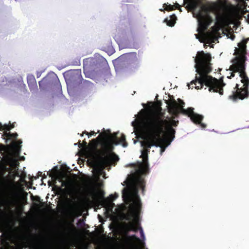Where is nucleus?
<instances>
[{
	"label": "nucleus",
	"mask_w": 249,
	"mask_h": 249,
	"mask_svg": "<svg viewBox=\"0 0 249 249\" xmlns=\"http://www.w3.org/2000/svg\"><path fill=\"white\" fill-rule=\"evenodd\" d=\"M27 83L30 88L31 87H36V82L34 76L29 75L27 77Z\"/></svg>",
	"instance_id": "2eb2a0df"
},
{
	"label": "nucleus",
	"mask_w": 249,
	"mask_h": 249,
	"mask_svg": "<svg viewBox=\"0 0 249 249\" xmlns=\"http://www.w3.org/2000/svg\"><path fill=\"white\" fill-rule=\"evenodd\" d=\"M37 178H38V176H37V177L32 176V177L29 178L31 180V182H32L34 179H36ZM31 184L32 185V182L31 183Z\"/></svg>",
	"instance_id": "bb28decb"
},
{
	"label": "nucleus",
	"mask_w": 249,
	"mask_h": 249,
	"mask_svg": "<svg viewBox=\"0 0 249 249\" xmlns=\"http://www.w3.org/2000/svg\"><path fill=\"white\" fill-rule=\"evenodd\" d=\"M3 127L2 126V124L0 123V129L1 128V127Z\"/></svg>",
	"instance_id": "a18cd8bd"
},
{
	"label": "nucleus",
	"mask_w": 249,
	"mask_h": 249,
	"mask_svg": "<svg viewBox=\"0 0 249 249\" xmlns=\"http://www.w3.org/2000/svg\"><path fill=\"white\" fill-rule=\"evenodd\" d=\"M124 229L126 232H128L130 231L137 232L138 230V228L133 222H130L128 223L125 224Z\"/></svg>",
	"instance_id": "ddd939ff"
},
{
	"label": "nucleus",
	"mask_w": 249,
	"mask_h": 249,
	"mask_svg": "<svg viewBox=\"0 0 249 249\" xmlns=\"http://www.w3.org/2000/svg\"><path fill=\"white\" fill-rule=\"evenodd\" d=\"M106 133L105 132L103 133V140H110L112 142V145H118L119 143H122L123 147H125L127 146V143L126 142L125 136L124 134H122L119 140H117V134L114 133L111 134L109 130H107ZM113 146V145H112Z\"/></svg>",
	"instance_id": "9d476101"
},
{
	"label": "nucleus",
	"mask_w": 249,
	"mask_h": 249,
	"mask_svg": "<svg viewBox=\"0 0 249 249\" xmlns=\"http://www.w3.org/2000/svg\"><path fill=\"white\" fill-rule=\"evenodd\" d=\"M169 18L170 19H168V18H166L164 20V22L166 23L167 25L173 27L174 26L176 22V20L177 19V17L175 14H173L170 16Z\"/></svg>",
	"instance_id": "4468645a"
},
{
	"label": "nucleus",
	"mask_w": 249,
	"mask_h": 249,
	"mask_svg": "<svg viewBox=\"0 0 249 249\" xmlns=\"http://www.w3.org/2000/svg\"><path fill=\"white\" fill-rule=\"evenodd\" d=\"M21 140H18L17 142H13L12 144L13 148L18 153V154H19L20 151L21 146H20V144H21Z\"/></svg>",
	"instance_id": "dca6fc26"
},
{
	"label": "nucleus",
	"mask_w": 249,
	"mask_h": 249,
	"mask_svg": "<svg viewBox=\"0 0 249 249\" xmlns=\"http://www.w3.org/2000/svg\"><path fill=\"white\" fill-rule=\"evenodd\" d=\"M103 135L101 134L96 139H92L89 144L85 140L82 143L85 152L96 157L95 166L100 172L115 164L119 160L116 154L111 153L114 149L111 141L103 140Z\"/></svg>",
	"instance_id": "7ed1b4c3"
},
{
	"label": "nucleus",
	"mask_w": 249,
	"mask_h": 249,
	"mask_svg": "<svg viewBox=\"0 0 249 249\" xmlns=\"http://www.w3.org/2000/svg\"><path fill=\"white\" fill-rule=\"evenodd\" d=\"M145 182L141 177L138 178L135 181L133 186V193L130 190L124 188L122 191V197L124 200L131 201L133 199V203L132 205L131 215H128L126 219L130 220L132 217H134L136 220H138L142 209V203L140 198L138 195V189L142 190V194L144 195Z\"/></svg>",
	"instance_id": "20e7f679"
},
{
	"label": "nucleus",
	"mask_w": 249,
	"mask_h": 249,
	"mask_svg": "<svg viewBox=\"0 0 249 249\" xmlns=\"http://www.w3.org/2000/svg\"><path fill=\"white\" fill-rule=\"evenodd\" d=\"M199 41H200L201 42H203V41H201L200 39H199Z\"/></svg>",
	"instance_id": "09e8293b"
},
{
	"label": "nucleus",
	"mask_w": 249,
	"mask_h": 249,
	"mask_svg": "<svg viewBox=\"0 0 249 249\" xmlns=\"http://www.w3.org/2000/svg\"><path fill=\"white\" fill-rule=\"evenodd\" d=\"M36 201H40V197L38 196H35V199Z\"/></svg>",
	"instance_id": "72a5a7b5"
},
{
	"label": "nucleus",
	"mask_w": 249,
	"mask_h": 249,
	"mask_svg": "<svg viewBox=\"0 0 249 249\" xmlns=\"http://www.w3.org/2000/svg\"><path fill=\"white\" fill-rule=\"evenodd\" d=\"M164 5H165L164 9L167 11H172V10H174V5H172L171 4L167 5L166 4H164Z\"/></svg>",
	"instance_id": "aec40b11"
},
{
	"label": "nucleus",
	"mask_w": 249,
	"mask_h": 249,
	"mask_svg": "<svg viewBox=\"0 0 249 249\" xmlns=\"http://www.w3.org/2000/svg\"><path fill=\"white\" fill-rule=\"evenodd\" d=\"M211 59V55L209 53H205L203 51L197 53V56L195 59V62L196 71L199 74V76L197 77L196 75L195 79L192 80L190 84H188L187 86L189 89H193L194 86H192L191 88L190 86L194 84L196 86L195 87L196 89H200L205 84L209 87L210 91L218 92L220 95H223V87L225 84L223 81L220 82L216 78L208 75L212 71Z\"/></svg>",
	"instance_id": "f03ea898"
},
{
	"label": "nucleus",
	"mask_w": 249,
	"mask_h": 249,
	"mask_svg": "<svg viewBox=\"0 0 249 249\" xmlns=\"http://www.w3.org/2000/svg\"><path fill=\"white\" fill-rule=\"evenodd\" d=\"M140 234H141V237H144V233H143V231H142V229L141 227L140 228Z\"/></svg>",
	"instance_id": "c756f323"
},
{
	"label": "nucleus",
	"mask_w": 249,
	"mask_h": 249,
	"mask_svg": "<svg viewBox=\"0 0 249 249\" xmlns=\"http://www.w3.org/2000/svg\"><path fill=\"white\" fill-rule=\"evenodd\" d=\"M39 86L40 89H42L49 86L59 88L60 83L56 74L54 72H52L47 74L41 81L39 82Z\"/></svg>",
	"instance_id": "1a4fd4ad"
},
{
	"label": "nucleus",
	"mask_w": 249,
	"mask_h": 249,
	"mask_svg": "<svg viewBox=\"0 0 249 249\" xmlns=\"http://www.w3.org/2000/svg\"><path fill=\"white\" fill-rule=\"evenodd\" d=\"M108 46H107V49H110L111 48H112V45H111V40H108Z\"/></svg>",
	"instance_id": "c85d7f7f"
},
{
	"label": "nucleus",
	"mask_w": 249,
	"mask_h": 249,
	"mask_svg": "<svg viewBox=\"0 0 249 249\" xmlns=\"http://www.w3.org/2000/svg\"><path fill=\"white\" fill-rule=\"evenodd\" d=\"M234 89H236V90L233 91L232 95L229 96L230 99L233 100L238 98L242 100L249 96L248 88L245 87L239 88V85L237 84Z\"/></svg>",
	"instance_id": "9b49d317"
},
{
	"label": "nucleus",
	"mask_w": 249,
	"mask_h": 249,
	"mask_svg": "<svg viewBox=\"0 0 249 249\" xmlns=\"http://www.w3.org/2000/svg\"><path fill=\"white\" fill-rule=\"evenodd\" d=\"M195 36L196 38L199 39V36L198 34H196Z\"/></svg>",
	"instance_id": "37998d69"
},
{
	"label": "nucleus",
	"mask_w": 249,
	"mask_h": 249,
	"mask_svg": "<svg viewBox=\"0 0 249 249\" xmlns=\"http://www.w3.org/2000/svg\"><path fill=\"white\" fill-rule=\"evenodd\" d=\"M174 6H175L176 8H178L180 11H181L180 6L178 3H176Z\"/></svg>",
	"instance_id": "cd10ccee"
},
{
	"label": "nucleus",
	"mask_w": 249,
	"mask_h": 249,
	"mask_svg": "<svg viewBox=\"0 0 249 249\" xmlns=\"http://www.w3.org/2000/svg\"><path fill=\"white\" fill-rule=\"evenodd\" d=\"M165 103L168 105L169 112L176 117L180 113L187 115L195 124L199 123L203 119L202 115L194 112L193 107H189L186 109L183 108V107H179L173 96L172 99L170 98V100H166Z\"/></svg>",
	"instance_id": "0eeeda50"
},
{
	"label": "nucleus",
	"mask_w": 249,
	"mask_h": 249,
	"mask_svg": "<svg viewBox=\"0 0 249 249\" xmlns=\"http://www.w3.org/2000/svg\"><path fill=\"white\" fill-rule=\"evenodd\" d=\"M10 127H11V128H13L14 127L13 125H10Z\"/></svg>",
	"instance_id": "de8ad7c7"
},
{
	"label": "nucleus",
	"mask_w": 249,
	"mask_h": 249,
	"mask_svg": "<svg viewBox=\"0 0 249 249\" xmlns=\"http://www.w3.org/2000/svg\"><path fill=\"white\" fill-rule=\"evenodd\" d=\"M78 146L79 148H82L83 149V144L81 143V141L80 140L78 142Z\"/></svg>",
	"instance_id": "2f4dec72"
},
{
	"label": "nucleus",
	"mask_w": 249,
	"mask_h": 249,
	"mask_svg": "<svg viewBox=\"0 0 249 249\" xmlns=\"http://www.w3.org/2000/svg\"><path fill=\"white\" fill-rule=\"evenodd\" d=\"M201 122L202 121L200 122V123H197V124H199L202 128H205L206 127V125L203 123H202Z\"/></svg>",
	"instance_id": "7c9ffc66"
},
{
	"label": "nucleus",
	"mask_w": 249,
	"mask_h": 249,
	"mask_svg": "<svg viewBox=\"0 0 249 249\" xmlns=\"http://www.w3.org/2000/svg\"><path fill=\"white\" fill-rule=\"evenodd\" d=\"M11 127H10V125H4L3 126V129L6 131L5 132H7L11 130Z\"/></svg>",
	"instance_id": "393cba45"
},
{
	"label": "nucleus",
	"mask_w": 249,
	"mask_h": 249,
	"mask_svg": "<svg viewBox=\"0 0 249 249\" xmlns=\"http://www.w3.org/2000/svg\"><path fill=\"white\" fill-rule=\"evenodd\" d=\"M37 174H38V176H38V177H39V176H42V173L41 172H38Z\"/></svg>",
	"instance_id": "4c0bfd02"
},
{
	"label": "nucleus",
	"mask_w": 249,
	"mask_h": 249,
	"mask_svg": "<svg viewBox=\"0 0 249 249\" xmlns=\"http://www.w3.org/2000/svg\"><path fill=\"white\" fill-rule=\"evenodd\" d=\"M183 5H186L185 8L188 11H197L198 21V31L204 32L213 22L212 18L209 14H203L202 10L205 7L201 0H184Z\"/></svg>",
	"instance_id": "423d86ee"
},
{
	"label": "nucleus",
	"mask_w": 249,
	"mask_h": 249,
	"mask_svg": "<svg viewBox=\"0 0 249 249\" xmlns=\"http://www.w3.org/2000/svg\"><path fill=\"white\" fill-rule=\"evenodd\" d=\"M247 21L249 23V14L247 16Z\"/></svg>",
	"instance_id": "a19ab883"
},
{
	"label": "nucleus",
	"mask_w": 249,
	"mask_h": 249,
	"mask_svg": "<svg viewBox=\"0 0 249 249\" xmlns=\"http://www.w3.org/2000/svg\"><path fill=\"white\" fill-rule=\"evenodd\" d=\"M139 67V65L138 64H136L135 65H134L132 68V71H134L135 70L137 69Z\"/></svg>",
	"instance_id": "a878e982"
},
{
	"label": "nucleus",
	"mask_w": 249,
	"mask_h": 249,
	"mask_svg": "<svg viewBox=\"0 0 249 249\" xmlns=\"http://www.w3.org/2000/svg\"><path fill=\"white\" fill-rule=\"evenodd\" d=\"M131 238H132L133 239H136L137 240H139V239L138 238L136 237V236L135 235H133L132 236H131Z\"/></svg>",
	"instance_id": "e433bc0d"
},
{
	"label": "nucleus",
	"mask_w": 249,
	"mask_h": 249,
	"mask_svg": "<svg viewBox=\"0 0 249 249\" xmlns=\"http://www.w3.org/2000/svg\"><path fill=\"white\" fill-rule=\"evenodd\" d=\"M86 71H87L86 68L85 66H84V71L85 73H86Z\"/></svg>",
	"instance_id": "58836bf2"
},
{
	"label": "nucleus",
	"mask_w": 249,
	"mask_h": 249,
	"mask_svg": "<svg viewBox=\"0 0 249 249\" xmlns=\"http://www.w3.org/2000/svg\"><path fill=\"white\" fill-rule=\"evenodd\" d=\"M235 36L234 35H232L231 36H230V38L232 40H233L235 38Z\"/></svg>",
	"instance_id": "f704fd0d"
},
{
	"label": "nucleus",
	"mask_w": 249,
	"mask_h": 249,
	"mask_svg": "<svg viewBox=\"0 0 249 249\" xmlns=\"http://www.w3.org/2000/svg\"><path fill=\"white\" fill-rule=\"evenodd\" d=\"M103 63H105L107 66L108 65L107 64V61L106 60V59H105V58H103V61H102Z\"/></svg>",
	"instance_id": "c9c22d12"
},
{
	"label": "nucleus",
	"mask_w": 249,
	"mask_h": 249,
	"mask_svg": "<svg viewBox=\"0 0 249 249\" xmlns=\"http://www.w3.org/2000/svg\"><path fill=\"white\" fill-rule=\"evenodd\" d=\"M178 104L179 105V107H184L185 105V103L180 99L178 98Z\"/></svg>",
	"instance_id": "5701e85b"
},
{
	"label": "nucleus",
	"mask_w": 249,
	"mask_h": 249,
	"mask_svg": "<svg viewBox=\"0 0 249 249\" xmlns=\"http://www.w3.org/2000/svg\"><path fill=\"white\" fill-rule=\"evenodd\" d=\"M164 121L157 115L143 118L141 121L144 140L141 142L144 149L142 151L141 157L142 162L140 163V169L142 174H146L149 171L148 154L152 146H161L163 142L162 133L163 132Z\"/></svg>",
	"instance_id": "f257e3e1"
},
{
	"label": "nucleus",
	"mask_w": 249,
	"mask_h": 249,
	"mask_svg": "<svg viewBox=\"0 0 249 249\" xmlns=\"http://www.w3.org/2000/svg\"><path fill=\"white\" fill-rule=\"evenodd\" d=\"M212 29L213 32H207L203 34L204 39L207 40L209 43L210 42H215V41L217 39L216 34L219 30V28L216 26L212 27Z\"/></svg>",
	"instance_id": "f8f14e48"
},
{
	"label": "nucleus",
	"mask_w": 249,
	"mask_h": 249,
	"mask_svg": "<svg viewBox=\"0 0 249 249\" xmlns=\"http://www.w3.org/2000/svg\"><path fill=\"white\" fill-rule=\"evenodd\" d=\"M4 135L9 138V139H11V138H12V139H16L18 137V134L17 133H10V132H5L4 133Z\"/></svg>",
	"instance_id": "6ab92c4d"
},
{
	"label": "nucleus",
	"mask_w": 249,
	"mask_h": 249,
	"mask_svg": "<svg viewBox=\"0 0 249 249\" xmlns=\"http://www.w3.org/2000/svg\"><path fill=\"white\" fill-rule=\"evenodd\" d=\"M135 122H133L132 123V125L133 126H135Z\"/></svg>",
	"instance_id": "79ce46f5"
},
{
	"label": "nucleus",
	"mask_w": 249,
	"mask_h": 249,
	"mask_svg": "<svg viewBox=\"0 0 249 249\" xmlns=\"http://www.w3.org/2000/svg\"><path fill=\"white\" fill-rule=\"evenodd\" d=\"M59 181L61 182V187L55 185L54 187V188L56 189L58 191L61 192H64L65 191V189H63V187L66 186L67 183L65 181H64L62 178H60L59 179Z\"/></svg>",
	"instance_id": "f3484780"
},
{
	"label": "nucleus",
	"mask_w": 249,
	"mask_h": 249,
	"mask_svg": "<svg viewBox=\"0 0 249 249\" xmlns=\"http://www.w3.org/2000/svg\"><path fill=\"white\" fill-rule=\"evenodd\" d=\"M83 84L88 87H92L93 84L87 80H85L83 82Z\"/></svg>",
	"instance_id": "4be33fe9"
},
{
	"label": "nucleus",
	"mask_w": 249,
	"mask_h": 249,
	"mask_svg": "<svg viewBox=\"0 0 249 249\" xmlns=\"http://www.w3.org/2000/svg\"><path fill=\"white\" fill-rule=\"evenodd\" d=\"M54 169H55L56 170H57V166H55L54 167Z\"/></svg>",
	"instance_id": "49530a36"
},
{
	"label": "nucleus",
	"mask_w": 249,
	"mask_h": 249,
	"mask_svg": "<svg viewBox=\"0 0 249 249\" xmlns=\"http://www.w3.org/2000/svg\"><path fill=\"white\" fill-rule=\"evenodd\" d=\"M232 71V72L231 73V75H230V76L229 77V78H231L232 77H234V76H235V74H234V73H235V72L233 71Z\"/></svg>",
	"instance_id": "473e14b6"
},
{
	"label": "nucleus",
	"mask_w": 249,
	"mask_h": 249,
	"mask_svg": "<svg viewBox=\"0 0 249 249\" xmlns=\"http://www.w3.org/2000/svg\"><path fill=\"white\" fill-rule=\"evenodd\" d=\"M84 133L88 135L89 137L96 134V133L94 131H91L90 132H88L86 131H85Z\"/></svg>",
	"instance_id": "b1692460"
},
{
	"label": "nucleus",
	"mask_w": 249,
	"mask_h": 249,
	"mask_svg": "<svg viewBox=\"0 0 249 249\" xmlns=\"http://www.w3.org/2000/svg\"><path fill=\"white\" fill-rule=\"evenodd\" d=\"M118 196L119 195L117 193H115L114 194H111L109 195V199H110V201H113L115 199H116Z\"/></svg>",
	"instance_id": "412c9836"
},
{
	"label": "nucleus",
	"mask_w": 249,
	"mask_h": 249,
	"mask_svg": "<svg viewBox=\"0 0 249 249\" xmlns=\"http://www.w3.org/2000/svg\"><path fill=\"white\" fill-rule=\"evenodd\" d=\"M71 80L75 81V79L77 78L79 80V81L77 83H80L82 81V76L80 74V72L77 71L76 73H74L71 76Z\"/></svg>",
	"instance_id": "a211bd4d"
},
{
	"label": "nucleus",
	"mask_w": 249,
	"mask_h": 249,
	"mask_svg": "<svg viewBox=\"0 0 249 249\" xmlns=\"http://www.w3.org/2000/svg\"><path fill=\"white\" fill-rule=\"evenodd\" d=\"M84 134H85L84 131L82 134H80V136L82 137L83 136Z\"/></svg>",
	"instance_id": "c03bdc74"
},
{
	"label": "nucleus",
	"mask_w": 249,
	"mask_h": 249,
	"mask_svg": "<svg viewBox=\"0 0 249 249\" xmlns=\"http://www.w3.org/2000/svg\"><path fill=\"white\" fill-rule=\"evenodd\" d=\"M249 40V37L244 39L238 44V48H235L233 55L236 56L232 59V65L230 69L234 72H239L241 78V82L245 88H248L249 79L245 72V62L247 59V43Z\"/></svg>",
	"instance_id": "39448f33"
},
{
	"label": "nucleus",
	"mask_w": 249,
	"mask_h": 249,
	"mask_svg": "<svg viewBox=\"0 0 249 249\" xmlns=\"http://www.w3.org/2000/svg\"><path fill=\"white\" fill-rule=\"evenodd\" d=\"M153 115H157L159 116L161 120L164 121L163 124V132L162 133V135L163 134L164 137H162V138L163 139V142H166L168 143L167 145L170 144V142L173 140L175 137L176 131L175 129L173 128V126H177L178 124V121L172 120L171 122H169L167 120L164 119L162 115L157 113L149 114L145 116L143 118H147Z\"/></svg>",
	"instance_id": "6e6552de"
},
{
	"label": "nucleus",
	"mask_w": 249,
	"mask_h": 249,
	"mask_svg": "<svg viewBox=\"0 0 249 249\" xmlns=\"http://www.w3.org/2000/svg\"><path fill=\"white\" fill-rule=\"evenodd\" d=\"M216 18L217 20H219L220 19V18H221V17L217 16Z\"/></svg>",
	"instance_id": "ea45409f"
}]
</instances>
